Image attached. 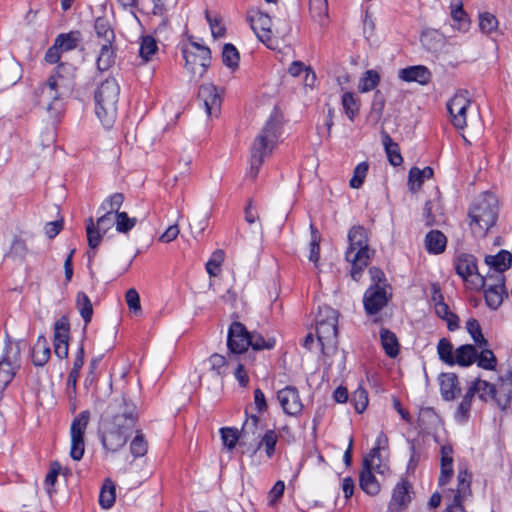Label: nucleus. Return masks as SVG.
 I'll use <instances>...</instances> for the list:
<instances>
[{
    "label": "nucleus",
    "instance_id": "obj_61",
    "mask_svg": "<svg viewBox=\"0 0 512 512\" xmlns=\"http://www.w3.org/2000/svg\"><path fill=\"white\" fill-rule=\"evenodd\" d=\"M276 443H277L276 433L272 430H269L264 434L263 439L260 442L259 446L264 445L266 455L270 458L275 451Z\"/></svg>",
    "mask_w": 512,
    "mask_h": 512
},
{
    "label": "nucleus",
    "instance_id": "obj_59",
    "mask_svg": "<svg viewBox=\"0 0 512 512\" xmlns=\"http://www.w3.org/2000/svg\"><path fill=\"white\" fill-rule=\"evenodd\" d=\"M125 300L130 311H132L135 314L141 313L140 296L136 289H128L125 293Z\"/></svg>",
    "mask_w": 512,
    "mask_h": 512
},
{
    "label": "nucleus",
    "instance_id": "obj_25",
    "mask_svg": "<svg viewBox=\"0 0 512 512\" xmlns=\"http://www.w3.org/2000/svg\"><path fill=\"white\" fill-rule=\"evenodd\" d=\"M19 367L17 357L6 354L0 360V392L12 381Z\"/></svg>",
    "mask_w": 512,
    "mask_h": 512
},
{
    "label": "nucleus",
    "instance_id": "obj_60",
    "mask_svg": "<svg viewBox=\"0 0 512 512\" xmlns=\"http://www.w3.org/2000/svg\"><path fill=\"white\" fill-rule=\"evenodd\" d=\"M130 451L134 457H142L147 453V443L141 434H137L132 440Z\"/></svg>",
    "mask_w": 512,
    "mask_h": 512
},
{
    "label": "nucleus",
    "instance_id": "obj_6",
    "mask_svg": "<svg viewBox=\"0 0 512 512\" xmlns=\"http://www.w3.org/2000/svg\"><path fill=\"white\" fill-rule=\"evenodd\" d=\"M135 425V416L130 411L117 414L102 435V444L109 452L119 451L127 442Z\"/></svg>",
    "mask_w": 512,
    "mask_h": 512
},
{
    "label": "nucleus",
    "instance_id": "obj_33",
    "mask_svg": "<svg viewBox=\"0 0 512 512\" xmlns=\"http://www.w3.org/2000/svg\"><path fill=\"white\" fill-rule=\"evenodd\" d=\"M81 40V32L74 30L68 33L59 34L55 39V43L63 52H68L76 49Z\"/></svg>",
    "mask_w": 512,
    "mask_h": 512
},
{
    "label": "nucleus",
    "instance_id": "obj_55",
    "mask_svg": "<svg viewBox=\"0 0 512 512\" xmlns=\"http://www.w3.org/2000/svg\"><path fill=\"white\" fill-rule=\"evenodd\" d=\"M479 27L483 33L490 34L497 29L498 20L493 14L485 12L479 17Z\"/></svg>",
    "mask_w": 512,
    "mask_h": 512
},
{
    "label": "nucleus",
    "instance_id": "obj_19",
    "mask_svg": "<svg viewBox=\"0 0 512 512\" xmlns=\"http://www.w3.org/2000/svg\"><path fill=\"white\" fill-rule=\"evenodd\" d=\"M472 476L467 470H460L457 475L456 490L453 493V503L447 509V512H466L462 506L463 501L471 495Z\"/></svg>",
    "mask_w": 512,
    "mask_h": 512
},
{
    "label": "nucleus",
    "instance_id": "obj_46",
    "mask_svg": "<svg viewBox=\"0 0 512 512\" xmlns=\"http://www.w3.org/2000/svg\"><path fill=\"white\" fill-rule=\"evenodd\" d=\"M437 353L439 359L447 365H453V359L455 357V350L453 348L452 343L446 339L441 338L437 345Z\"/></svg>",
    "mask_w": 512,
    "mask_h": 512
},
{
    "label": "nucleus",
    "instance_id": "obj_10",
    "mask_svg": "<svg viewBox=\"0 0 512 512\" xmlns=\"http://www.w3.org/2000/svg\"><path fill=\"white\" fill-rule=\"evenodd\" d=\"M182 55L185 60V69L193 78H201L207 72L211 64V51L209 47L190 41L182 47Z\"/></svg>",
    "mask_w": 512,
    "mask_h": 512
},
{
    "label": "nucleus",
    "instance_id": "obj_63",
    "mask_svg": "<svg viewBox=\"0 0 512 512\" xmlns=\"http://www.w3.org/2000/svg\"><path fill=\"white\" fill-rule=\"evenodd\" d=\"M61 466L58 462H53L50 466V470L45 477V486L49 494L52 492V488L56 483L57 476L59 475Z\"/></svg>",
    "mask_w": 512,
    "mask_h": 512
},
{
    "label": "nucleus",
    "instance_id": "obj_54",
    "mask_svg": "<svg viewBox=\"0 0 512 512\" xmlns=\"http://www.w3.org/2000/svg\"><path fill=\"white\" fill-rule=\"evenodd\" d=\"M351 402L358 413H362L368 405V394L363 387H358L352 394Z\"/></svg>",
    "mask_w": 512,
    "mask_h": 512
},
{
    "label": "nucleus",
    "instance_id": "obj_43",
    "mask_svg": "<svg viewBox=\"0 0 512 512\" xmlns=\"http://www.w3.org/2000/svg\"><path fill=\"white\" fill-rule=\"evenodd\" d=\"M76 307L83 318L85 324H88L93 315V306L89 297L84 292H78L76 295Z\"/></svg>",
    "mask_w": 512,
    "mask_h": 512
},
{
    "label": "nucleus",
    "instance_id": "obj_45",
    "mask_svg": "<svg viewBox=\"0 0 512 512\" xmlns=\"http://www.w3.org/2000/svg\"><path fill=\"white\" fill-rule=\"evenodd\" d=\"M158 51V45L155 38L151 35H146L141 38L139 55L145 61L151 60L152 56Z\"/></svg>",
    "mask_w": 512,
    "mask_h": 512
},
{
    "label": "nucleus",
    "instance_id": "obj_35",
    "mask_svg": "<svg viewBox=\"0 0 512 512\" xmlns=\"http://www.w3.org/2000/svg\"><path fill=\"white\" fill-rule=\"evenodd\" d=\"M341 104L347 118L354 121L360 111V99L352 92H345L342 95Z\"/></svg>",
    "mask_w": 512,
    "mask_h": 512
},
{
    "label": "nucleus",
    "instance_id": "obj_18",
    "mask_svg": "<svg viewBox=\"0 0 512 512\" xmlns=\"http://www.w3.org/2000/svg\"><path fill=\"white\" fill-rule=\"evenodd\" d=\"M249 20L258 39L268 48H272V20L270 16L260 10H252L249 14Z\"/></svg>",
    "mask_w": 512,
    "mask_h": 512
},
{
    "label": "nucleus",
    "instance_id": "obj_48",
    "mask_svg": "<svg viewBox=\"0 0 512 512\" xmlns=\"http://www.w3.org/2000/svg\"><path fill=\"white\" fill-rule=\"evenodd\" d=\"M124 201V196L122 193H114L106 198L101 206L100 210L104 213H110V215H115L119 212L120 207L122 206Z\"/></svg>",
    "mask_w": 512,
    "mask_h": 512
},
{
    "label": "nucleus",
    "instance_id": "obj_53",
    "mask_svg": "<svg viewBox=\"0 0 512 512\" xmlns=\"http://www.w3.org/2000/svg\"><path fill=\"white\" fill-rule=\"evenodd\" d=\"M208 364L210 365L211 371L216 376L217 380H220L222 374L225 373L227 365L225 357L220 354H213L209 358Z\"/></svg>",
    "mask_w": 512,
    "mask_h": 512
},
{
    "label": "nucleus",
    "instance_id": "obj_50",
    "mask_svg": "<svg viewBox=\"0 0 512 512\" xmlns=\"http://www.w3.org/2000/svg\"><path fill=\"white\" fill-rule=\"evenodd\" d=\"M368 169L369 164L366 161L357 164L354 168L353 176L350 179V186L352 188L358 189L363 185Z\"/></svg>",
    "mask_w": 512,
    "mask_h": 512
},
{
    "label": "nucleus",
    "instance_id": "obj_21",
    "mask_svg": "<svg viewBox=\"0 0 512 512\" xmlns=\"http://www.w3.org/2000/svg\"><path fill=\"white\" fill-rule=\"evenodd\" d=\"M198 99L203 103L208 116H218L221 109V98L215 85L211 83L201 85Z\"/></svg>",
    "mask_w": 512,
    "mask_h": 512
},
{
    "label": "nucleus",
    "instance_id": "obj_30",
    "mask_svg": "<svg viewBox=\"0 0 512 512\" xmlns=\"http://www.w3.org/2000/svg\"><path fill=\"white\" fill-rule=\"evenodd\" d=\"M50 355L51 351L47 339L43 336H39L32 349V361L34 365H45L50 359Z\"/></svg>",
    "mask_w": 512,
    "mask_h": 512
},
{
    "label": "nucleus",
    "instance_id": "obj_38",
    "mask_svg": "<svg viewBox=\"0 0 512 512\" xmlns=\"http://www.w3.org/2000/svg\"><path fill=\"white\" fill-rule=\"evenodd\" d=\"M359 478L360 487L365 493L369 495L378 494V492L380 491V484L375 478L373 472H371L367 468H362Z\"/></svg>",
    "mask_w": 512,
    "mask_h": 512
},
{
    "label": "nucleus",
    "instance_id": "obj_32",
    "mask_svg": "<svg viewBox=\"0 0 512 512\" xmlns=\"http://www.w3.org/2000/svg\"><path fill=\"white\" fill-rule=\"evenodd\" d=\"M362 468H367L371 472H376L381 475L389 471L387 460L383 458L382 454H376V452H370L364 458Z\"/></svg>",
    "mask_w": 512,
    "mask_h": 512
},
{
    "label": "nucleus",
    "instance_id": "obj_13",
    "mask_svg": "<svg viewBox=\"0 0 512 512\" xmlns=\"http://www.w3.org/2000/svg\"><path fill=\"white\" fill-rule=\"evenodd\" d=\"M115 226V215L104 213L97 219L95 225L92 218H89L86 224L88 245L91 249L98 247L102 237Z\"/></svg>",
    "mask_w": 512,
    "mask_h": 512
},
{
    "label": "nucleus",
    "instance_id": "obj_31",
    "mask_svg": "<svg viewBox=\"0 0 512 512\" xmlns=\"http://www.w3.org/2000/svg\"><path fill=\"white\" fill-rule=\"evenodd\" d=\"M476 358L477 350L475 346L470 344L461 345L455 350L453 365L457 364L459 366L467 367L472 365L476 361Z\"/></svg>",
    "mask_w": 512,
    "mask_h": 512
},
{
    "label": "nucleus",
    "instance_id": "obj_34",
    "mask_svg": "<svg viewBox=\"0 0 512 512\" xmlns=\"http://www.w3.org/2000/svg\"><path fill=\"white\" fill-rule=\"evenodd\" d=\"M382 143L387 154L388 161L393 166H399L403 162L399 145L392 140L386 132L382 133Z\"/></svg>",
    "mask_w": 512,
    "mask_h": 512
},
{
    "label": "nucleus",
    "instance_id": "obj_49",
    "mask_svg": "<svg viewBox=\"0 0 512 512\" xmlns=\"http://www.w3.org/2000/svg\"><path fill=\"white\" fill-rule=\"evenodd\" d=\"M137 224L135 217H129L126 212L115 214V229L119 233H127Z\"/></svg>",
    "mask_w": 512,
    "mask_h": 512
},
{
    "label": "nucleus",
    "instance_id": "obj_52",
    "mask_svg": "<svg viewBox=\"0 0 512 512\" xmlns=\"http://www.w3.org/2000/svg\"><path fill=\"white\" fill-rule=\"evenodd\" d=\"M472 398L473 396L467 391L455 411V418L457 421L463 422L469 417Z\"/></svg>",
    "mask_w": 512,
    "mask_h": 512
},
{
    "label": "nucleus",
    "instance_id": "obj_36",
    "mask_svg": "<svg viewBox=\"0 0 512 512\" xmlns=\"http://www.w3.org/2000/svg\"><path fill=\"white\" fill-rule=\"evenodd\" d=\"M410 490L411 485L407 481L399 482L393 490L390 505L405 507L411 501Z\"/></svg>",
    "mask_w": 512,
    "mask_h": 512
},
{
    "label": "nucleus",
    "instance_id": "obj_41",
    "mask_svg": "<svg viewBox=\"0 0 512 512\" xmlns=\"http://www.w3.org/2000/svg\"><path fill=\"white\" fill-rule=\"evenodd\" d=\"M309 11L314 20L324 25L328 19V1L309 0Z\"/></svg>",
    "mask_w": 512,
    "mask_h": 512
},
{
    "label": "nucleus",
    "instance_id": "obj_29",
    "mask_svg": "<svg viewBox=\"0 0 512 512\" xmlns=\"http://www.w3.org/2000/svg\"><path fill=\"white\" fill-rule=\"evenodd\" d=\"M433 169L429 166L419 169L412 167L408 175V187L410 191L415 192L421 188L426 179L433 177Z\"/></svg>",
    "mask_w": 512,
    "mask_h": 512
},
{
    "label": "nucleus",
    "instance_id": "obj_4",
    "mask_svg": "<svg viewBox=\"0 0 512 512\" xmlns=\"http://www.w3.org/2000/svg\"><path fill=\"white\" fill-rule=\"evenodd\" d=\"M472 396L478 395L482 401H494L502 410L506 409L512 399V370H506L497 384L475 379L467 390Z\"/></svg>",
    "mask_w": 512,
    "mask_h": 512
},
{
    "label": "nucleus",
    "instance_id": "obj_23",
    "mask_svg": "<svg viewBox=\"0 0 512 512\" xmlns=\"http://www.w3.org/2000/svg\"><path fill=\"white\" fill-rule=\"evenodd\" d=\"M398 77L404 82H417L420 85H427L431 81L432 73L426 66L415 65L400 69Z\"/></svg>",
    "mask_w": 512,
    "mask_h": 512
},
{
    "label": "nucleus",
    "instance_id": "obj_14",
    "mask_svg": "<svg viewBox=\"0 0 512 512\" xmlns=\"http://www.w3.org/2000/svg\"><path fill=\"white\" fill-rule=\"evenodd\" d=\"M470 106L468 92L460 90L448 101L447 110L451 116L452 124L457 129H464L467 125L466 111Z\"/></svg>",
    "mask_w": 512,
    "mask_h": 512
},
{
    "label": "nucleus",
    "instance_id": "obj_64",
    "mask_svg": "<svg viewBox=\"0 0 512 512\" xmlns=\"http://www.w3.org/2000/svg\"><path fill=\"white\" fill-rule=\"evenodd\" d=\"M451 17L453 21L456 23V29L462 32H466L469 29L470 22L467 19V14L465 13L464 10L460 12L457 10L451 11Z\"/></svg>",
    "mask_w": 512,
    "mask_h": 512
},
{
    "label": "nucleus",
    "instance_id": "obj_42",
    "mask_svg": "<svg viewBox=\"0 0 512 512\" xmlns=\"http://www.w3.org/2000/svg\"><path fill=\"white\" fill-rule=\"evenodd\" d=\"M380 75L376 70H367L359 80L358 90L366 93L374 90L380 83Z\"/></svg>",
    "mask_w": 512,
    "mask_h": 512
},
{
    "label": "nucleus",
    "instance_id": "obj_12",
    "mask_svg": "<svg viewBox=\"0 0 512 512\" xmlns=\"http://www.w3.org/2000/svg\"><path fill=\"white\" fill-rule=\"evenodd\" d=\"M90 413L88 411L81 412L71 423L70 427V457L79 461L85 452L84 435L89 423Z\"/></svg>",
    "mask_w": 512,
    "mask_h": 512
},
{
    "label": "nucleus",
    "instance_id": "obj_8",
    "mask_svg": "<svg viewBox=\"0 0 512 512\" xmlns=\"http://www.w3.org/2000/svg\"><path fill=\"white\" fill-rule=\"evenodd\" d=\"M338 312L329 306L319 308L316 318V334L325 356L337 352Z\"/></svg>",
    "mask_w": 512,
    "mask_h": 512
},
{
    "label": "nucleus",
    "instance_id": "obj_56",
    "mask_svg": "<svg viewBox=\"0 0 512 512\" xmlns=\"http://www.w3.org/2000/svg\"><path fill=\"white\" fill-rule=\"evenodd\" d=\"M205 17L209 23L213 37L218 38L224 36L226 29L221 23V18L217 15H212L207 10L205 11Z\"/></svg>",
    "mask_w": 512,
    "mask_h": 512
},
{
    "label": "nucleus",
    "instance_id": "obj_5",
    "mask_svg": "<svg viewBox=\"0 0 512 512\" xmlns=\"http://www.w3.org/2000/svg\"><path fill=\"white\" fill-rule=\"evenodd\" d=\"M120 87L114 78L104 80L95 91V112L102 124L109 128L117 116Z\"/></svg>",
    "mask_w": 512,
    "mask_h": 512
},
{
    "label": "nucleus",
    "instance_id": "obj_62",
    "mask_svg": "<svg viewBox=\"0 0 512 512\" xmlns=\"http://www.w3.org/2000/svg\"><path fill=\"white\" fill-rule=\"evenodd\" d=\"M259 420L256 416H251L246 419L241 429V437L248 438L254 436L258 432Z\"/></svg>",
    "mask_w": 512,
    "mask_h": 512
},
{
    "label": "nucleus",
    "instance_id": "obj_27",
    "mask_svg": "<svg viewBox=\"0 0 512 512\" xmlns=\"http://www.w3.org/2000/svg\"><path fill=\"white\" fill-rule=\"evenodd\" d=\"M453 476V449L450 445L441 447V471L438 479L440 486H445Z\"/></svg>",
    "mask_w": 512,
    "mask_h": 512
},
{
    "label": "nucleus",
    "instance_id": "obj_57",
    "mask_svg": "<svg viewBox=\"0 0 512 512\" xmlns=\"http://www.w3.org/2000/svg\"><path fill=\"white\" fill-rule=\"evenodd\" d=\"M220 432L223 444L229 450L235 447L239 438L241 437V434L238 433V430L234 428H222Z\"/></svg>",
    "mask_w": 512,
    "mask_h": 512
},
{
    "label": "nucleus",
    "instance_id": "obj_2",
    "mask_svg": "<svg viewBox=\"0 0 512 512\" xmlns=\"http://www.w3.org/2000/svg\"><path fill=\"white\" fill-rule=\"evenodd\" d=\"M281 135V124L276 116L271 115L254 139L251 146L250 169L248 176L255 179L265 158L272 154Z\"/></svg>",
    "mask_w": 512,
    "mask_h": 512
},
{
    "label": "nucleus",
    "instance_id": "obj_39",
    "mask_svg": "<svg viewBox=\"0 0 512 512\" xmlns=\"http://www.w3.org/2000/svg\"><path fill=\"white\" fill-rule=\"evenodd\" d=\"M380 339L385 353L391 358L396 357L399 352V343L396 335L387 329H381Z\"/></svg>",
    "mask_w": 512,
    "mask_h": 512
},
{
    "label": "nucleus",
    "instance_id": "obj_51",
    "mask_svg": "<svg viewBox=\"0 0 512 512\" xmlns=\"http://www.w3.org/2000/svg\"><path fill=\"white\" fill-rule=\"evenodd\" d=\"M477 365L486 370H493L496 367L497 359L494 353L489 349H483L477 353Z\"/></svg>",
    "mask_w": 512,
    "mask_h": 512
},
{
    "label": "nucleus",
    "instance_id": "obj_24",
    "mask_svg": "<svg viewBox=\"0 0 512 512\" xmlns=\"http://www.w3.org/2000/svg\"><path fill=\"white\" fill-rule=\"evenodd\" d=\"M438 380L442 398L446 401L456 399L461 391L457 375L452 372L441 373Z\"/></svg>",
    "mask_w": 512,
    "mask_h": 512
},
{
    "label": "nucleus",
    "instance_id": "obj_17",
    "mask_svg": "<svg viewBox=\"0 0 512 512\" xmlns=\"http://www.w3.org/2000/svg\"><path fill=\"white\" fill-rule=\"evenodd\" d=\"M276 399L283 412L289 416H297L303 409L299 391L294 386H286L276 393Z\"/></svg>",
    "mask_w": 512,
    "mask_h": 512
},
{
    "label": "nucleus",
    "instance_id": "obj_37",
    "mask_svg": "<svg viewBox=\"0 0 512 512\" xmlns=\"http://www.w3.org/2000/svg\"><path fill=\"white\" fill-rule=\"evenodd\" d=\"M425 245L429 253L440 254L445 249L446 237L442 232L432 230L425 237Z\"/></svg>",
    "mask_w": 512,
    "mask_h": 512
},
{
    "label": "nucleus",
    "instance_id": "obj_1",
    "mask_svg": "<svg viewBox=\"0 0 512 512\" xmlns=\"http://www.w3.org/2000/svg\"><path fill=\"white\" fill-rule=\"evenodd\" d=\"M511 263L512 258H485L487 277L481 289L487 306L492 310L498 309L507 297L503 272L511 267Z\"/></svg>",
    "mask_w": 512,
    "mask_h": 512
},
{
    "label": "nucleus",
    "instance_id": "obj_44",
    "mask_svg": "<svg viewBox=\"0 0 512 512\" xmlns=\"http://www.w3.org/2000/svg\"><path fill=\"white\" fill-rule=\"evenodd\" d=\"M240 55L237 48L231 44L226 43L222 50V62L231 70H236L239 66Z\"/></svg>",
    "mask_w": 512,
    "mask_h": 512
},
{
    "label": "nucleus",
    "instance_id": "obj_28",
    "mask_svg": "<svg viewBox=\"0 0 512 512\" xmlns=\"http://www.w3.org/2000/svg\"><path fill=\"white\" fill-rule=\"evenodd\" d=\"M115 44L100 45V50L96 58V67L99 72H106L112 68L116 62Z\"/></svg>",
    "mask_w": 512,
    "mask_h": 512
},
{
    "label": "nucleus",
    "instance_id": "obj_26",
    "mask_svg": "<svg viewBox=\"0 0 512 512\" xmlns=\"http://www.w3.org/2000/svg\"><path fill=\"white\" fill-rule=\"evenodd\" d=\"M94 31L98 39V45L115 44V32L106 17H97L94 22Z\"/></svg>",
    "mask_w": 512,
    "mask_h": 512
},
{
    "label": "nucleus",
    "instance_id": "obj_58",
    "mask_svg": "<svg viewBox=\"0 0 512 512\" xmlns=\"http://www.w3.org/2000/svg\"><path fill=\"white\" fill-rule=\"evenodd\" d=\"M384 107L385 97L380 90H376L371 103V116H374L376 120H379L384 111Z\"/></svg>",
    "mask_w": 512,
    "mask_h": 512
},
{
    "label": "nucleus",
    "instance_id": "obj_15",
    "mask_svg": "<svg viewBox=\"0 0 512 512\" xmlns=\"http://www.w3.org/2000/svg\"><path fill=\"white\" fill-rule=\"evenodd\" d=\"M388 289V285L375 284L366 290L363 304L367 314H376L387 305L390 297Z\"/></svg>",
    "mask_w": 512,
    "mask_h": 512
},
{
    "label": "nucleus",
    "instance_id": "obj_47",
    "mask_svg": "<svg viewBox=\"0 0 512 512\" xmlns=\"http://www.w3.org/2000/svg\"><path fill=\"white\" fill-rule=\"evenodd\" d=\"M466 330L477 347L483 348L487 345V340L483 336L480 324L476 319L471 318L467 320Z\"/></svg>",
    "mask_w": 512,
    "mask_h": 512
},
{
    "label": "nucleus",
    "instance_id": "obj_9",
    "mask_svg": "<svg viewBox=\"0 0 512 512\" xmlns=\"http://www.w3.org/2000/svg\"><path fill=\"white\" fill-rule=\"evenodd\" d=\"M63 80L64 77L60 75L59 71H56L35 91L37 104L45 108L53 119H57L64 108L61 98L62 92L60 91Z\"/></svg>",
    "mask_w": 512,
    "mask_h": 512
},
{
    "label": "nucleus",
    "instance_id": "obj_22",
    "mask_svg": "<svg viewBox=\"0 0 512 512\" xmlns=\"http://www.w3.org/2000/svg\"><path fill=\"white\" fill-rule=\"evenodd\" d=\"M69 322L62 317L54 324V353L59 359H66L68 356Z\"/></svg>",
    "mask_w": 512,
    "mask_h": 512
},
{
    "label": "nucleus",
    "instance_id": "obj_11",
    "mask_svg": "<svg viewBox=\"0 0 512 512\" xmlns=\"http://www.w3.org/2000/svg\"><path fill=\"white\" fill-rule=\"evenodd\" d=\"M455 269L469 289L480 290L485 285L487 277L485 258L481 266L477 263L476 258H457Z\"/></svg>",
    "mask_w": 512,
    "mask_h": 512
},
{
    "label": "nucleus",
    "instance_id": "obj_20",
    "mask_svg": "<svg viewBox=\"0 0 512 512\" xmlns=\"http://www.w3.org/2000/svg\"><path fill=\"white\" fill-rule=\"evenodd\" d=\"M431 293V300L434 304L435 313L446 321L447 327L450 331L458 329L460 323L459 317L449 310L448 305L444 302L439 286L432 284Z\"/></svg>",
    "mask_w": 512,
    "mask_h": 512
},
{
    "label": "nucleus",
    "instance_id": "obj_3",
    "mask_svg": "<svg viewBox=\"0 0 512 512\" xmlns=\"http://www.w3.org/2000/svg\"><path fill=\"white\" fill-rule=\"evenodd\" d=\"M498 213L499 201L497 196L489 191L481 193L472 202L468 212L472 231L484 235L495 225Z\"/></svg>",
    "mask_w": 512,
    "mask_h": 512
},
{
    "label": "nucleus",
    "instance_id": "obj_40",
    "mask_svg": "<svg viewBox=\"0 0 512 512\" xmlns=\"http://www.w3.org/2000/svg\"><path fill=\"white\" fill-rule=\"evenodd\" d=\"M116 499V488L111 479H106L99 495V504L103 509H110Z\"/></svg>",
    "mask_w": 512,
    "mask_h": 512
},
{
    "label": "nucleus",
    "instance_id": "obj_16",
    "mask_svg": "<svg viewBox=\"0 0 512 512\" xmlns=\"http://www.w3.org/2000/svg\"><path fill=\"white\" fill-rule=\"evenodd\" d=\"M346 256H369L370 246L367 230L361 225H354L348 232Z\"/></svg>",
    "mask_w": 512,
    "mask_h": 512
},
{
    "label": "nucleus",
    "instance_id": "obj_7",
    "mask_svg": "<svg viewBox=\"0 0 512 512\" xmlns=\"http://www.w3.org/2000/svg\"><path fill=\"white\" fill-rule=\"evenodd\" d=\"M276 340L274 337L265 339L258 333H249L244 325L234 322L230 326L228 333V348L232 353L241 354L245 352L249 346L254 350L272 349Z\"/></svg>",
    "mask_w": 512,
    "mask_h": 512
}]
</instances>
